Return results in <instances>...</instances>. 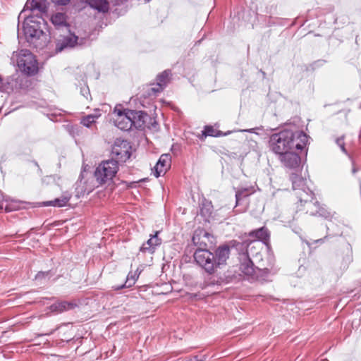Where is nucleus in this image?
Instances as JSON below:
<instances>
[{"instance_id":"f257e3e1","label":"nucleus","mask_w":361,"mask_h":361,"mask_svg":"<svg viewBox=\"0 0 361 361\" xmlns=\"http://www.w3.org/2000/svg\"><path fill=\"white\" fill-rule=\"evenodd\" d=\"M192 242L195 245L200 244V247L194 253V258L197 264L201 267L209 274H214L218 269H221L226 264L230 256V248L228 245H221L212 252L203 247L206 243L200 242V237L195 234L192 237Z\"/></svg>"},{"instance_id":"f03ea898","label":"nucleus","mask_w":361,"mask_h":361,"mask_svg":"<svg viewBox=\"0 0 361 361\" xmlns=\"http://www.w3.org/2000/svg\"><path fill=\"white\" fill-rule=\"evenodd\" d=\"M307 141L308 136L302 131L284 130L270 137L269 146L271 151L279 156L294 149H302Z\"/></svg>"},{"instance_id":"7ed1b4c3","label":"nucleus","mask_w":361,"mask_h":361,"mask_svg":"<svg viewBox=\"0 0 361 361\" xmlns=\"http://www.w3.org/2000/svg\"><path fill=\"white\" fill-rule=\"evenodd\" d=\"M23 32L28 43L37 49H43L49 43V36L40 27V22L32 17L26 18L23 23Z\"/></svg>"},{"instance_id":"20e7f679","label":"nucleus","mask_w":361,"mask_h":361,"mask_svg":"<svg viewBox=\"0 0 361 361\" xmlns=\"http://www.w3.org/2000/svg\"><path fill=\"white\" fill-rule=\"evenodd\" d=\"M118 161L114 159L104 161L97 167L94 175L99 185L113 179L118 170Z\"/></svg>"},{"instance_id":"39448f33","label":"nucleus","mask_w":361,"mask_h":361,"mask_svg":"<svg viewBox=\"0 0 361 361\" xmlns=\"http://www.w3.org/2000/svg\"><path fill=\"white\" fill-rule=\"evenodd\" d=\"M16 62L19 70L27 75H33L38 71L37 61L28 50H21L17 54Z\"/></svg>"},{"instance_id":"423d86ee","label":"nucleus","mask_w":361,"mask_h":361,"mask_svg":"<svg viewBox=\"0 0 361 361\" xmlns=\"http://www.w3.org/2000/svg\"><path fill=\"white\" fill-rule=\"evenodd\" d=\"M290 180L292 181L293 189L294 190H298L296 195L299 198V200L300 202L304 201L305 202L308 203V206L314 204L317 208H318L317 202L314 203L310 200L312 199L313 193L307 187L306 180L296 173L291 174Z\"/></svg>"},{"instance_id":"0eeeda50","label":"nucleus","mask_w":361,"mask_h":361,"mask_svg":"<svg viewBox=\"0 0 361 361\" xmlns=\"http://www.w3.org/2000/svg\"><path fill=\"white\" fill-rule=\"evenodd\" d=\"M247 250L246 252L240 255V271L245 275L252 276L254 274H256V270L259 271H263L266 274L269 273V269L267 268H259L255 267L252 260L250 258V255H253L254 252H252V249L255 247L254 245H252V243H249L246 245Z\"/></svg>"},{"instance_id":"6e6552de","label":"nucleus","mask_w":361,"mask_h":361,"mask_svg":"<svg viewBox=\"0 0 361 361\" xmlns=\"http://www.w3.org/2000/svg\"><path fill=\"white\" fill-rule=\"evenodd\" d=\"M121 105L116 106L114 110V125L122 130H129L132 128V121L129 115V109H121Z\"/></svg>"},{"instance_id":"1a4fd4ad","label":"nucleus","mask_w":361,"mask_h":361,"mask_svg":"<svg viewBox=\"0 0 361 361\" xmlns=\"http://www.w3.org/2000/svg\"><path fill=\"white\" fill-rule=\"evenodd\" d=\"M87 42L86 38H79L74 34L70 33L67 36H63L57 39L56 44V51L57 52L62 51L68 48H73L75 46L85 45Z\"/></svg>"},{"instance_id":"9d476101","label":"nucleus","mask_w":361,"mask_h":361,"mask_svg":"<svg viewBox=\"0 0 361 361\" xmlns=\"http://www.w3.org/2000/svg\"><path fill=\"white\" fill-rule=\"evenodd\" d=\"M130 146L128 141L117 139L112 147L111 153L121 161H126L130 157Z\"/></svg>"},{"instance_id":"9b49d317","label":"nucleus","mask_w":361,"mask_h":361,"mask_svg":"<svg viewBox=\"0 0 361 361\" xmlns=\"http://www.w3.org/2000/svg\"><path fill=\"white\" fill-rule=\"evenodd\" d=\"M279 160L285 167L293 169L298 168L301 163L300 157L293 150L279 155Z\"/></svg>"},{"instance_id":"f8f14e48","label":"nucleus","mask_w":361,"mask_h":361,"mask_svg":"<svg viewBox=\"0 0 361 361\" xmlns=\"http://www.w3.org/2000/svg\"><path fill=\"white\" fill-rule=\"evenodd\" d=\"M132 121V127L134 126L137 129L144 128L146 126V122L149 116L148 114L142 111H129Z\"/></svg>"},{"instance_id":"ddd939ff","label":"nucleus","mask_w":361,"mask_h":361,"mask_svg":"<svg viewBox=\"0 0 361 361\" xmlns=\"http://www.w3.org/2000/svg\"><path fill=\"white\" fill-rule=\"evenodd\" d=\"M171 167V156L169 154H164L159 157L157 164L154 167V174L158 178L164 174Z\"/></svg>"},{"instance_id":"4468645a","label":"nucleus","mask_w":361,"mask_h":361,"mask_svg":"<svg viewBox=\"0 0 361 361\" xmlns=\"http://www.w3.org/2000/svg\"><path fill=\"white\" fill-rule=\"evenodd\" d=\"M171 75V71L166 70L157 77V85L155 87H152L149 89V94L153 93L154 94L161 92L164 88L167 85L170 80V76Z\"/></svg>"},{"instance_id":"2eb2a0df","label":"nucleus","mask_w":361,"mask_h":361,"mask_svg":"<svg viewBox=\"0 0 361 361\" xmlns=\"http://www.w3.org/2000/svg\"><path fill=\"white\" fill-rule=\"evenodd\" d=\"M249 235L251 238H255V240L251 241L252 245H255V243L259 245V243L257 242V240H259L263 242L265 244H267L269 240V233L267 230V228L264 227H262L259 229L252 231L250 233Z\"/></svg>"},{"instance_id":"dca6fc26","label":"nucleus","mask_w":361,"mask_h":361,"mask_svg":"<svg viewBox=\"0 0 361 361\" xmlns=\"http://www.w3.org/2000/svg\"><path fill=\"white\" fill-rule=\"evenodd\" d=\"M47 9V0H27L23 11L27 10L34 11L37 10L40 13H45Z\"/></svg>"},{"instance_id":"f3484780","label":"nucleus","mask_w":361,"mask_h":361,"mask_svg":"<svg viewBox=\"0 0 361 361\" xmlns=\"http://www.w3.org/2000/svg\"><path fill=\"white\" fill-rule=\"evenodd\" d=\"M159 232L157 231L154 235H152V237L142 245L140 247V250L142 252H149L153 253L154 252L156 246L161 244V239L158 238Z\"/></svg>"},{"instance_id":"a211bd4d","label":"nucleus","mask_w":361,"mask_h":361,"mask_svg":"<svg viewBox=\"0 0 361 361\" xmlns=\"http://www.w3.org/2000/svg\"><path fill=\"white\" fill-rule=\"evenodd\" d=\"M74 307L75 305L73 303L68 302L66 301H61L51 305L49 307V310L51 312L58 314L63 311L71 310Z\"/></svg>"},{"instance_id":"6ab92c4d","label":"nucleus","mask_w":361,"mask_h":361,"mask_svg":"<svg viewBox=\"0 0 361 361\" xmlns=\"http://www.w3.org/2000/svg\"><path fill=\"white\" fill-rule=\"evenodd\" d=\"M86 3L92 8L99 12L105 13L109 10L107 0H86Z\"/></svg>"},{"instance_id":"aec40b11","label":"nucleus","mask_w":361,"mask_h":361,"mask_svg":"<svg viewBox=\"0 0 361 361\" xmlns=\"http://www.w3.org/2000/svg\"><path fill=\"white\" fill-rule=\"evenodd\" d=\"M140 274V271H138V269L134 273L130 272L127 276L125 283L121 286H114V289L118 290L123 288H130L133 286L138 279Z\"/></svg>"},{"instance_id":"412c9836","label":"nucleus","mask_w":361,"mask_h":361,"mask_svg":"<svg viewBox=\"0 0 361 361\" xmlns=\"http://www.w3.org/2000/svg\"><path fill=\"white\" fill-rule=\"evenodd\" d=\"M71 199V195H63L61 197L56 198L54 200L48 201L43 203L44 206H54L61 207L65 206Z\"/></svg>"},{"instance_id":"4be33fe9","label":"nucleus","mask_w":361,"mask_h":361,"mask_svg":"<svg viewBox=\"0 0 361 361\" xmlns=\"http://www.w3.org/2000/svg\"><path fill=\"white\" fill-rule=\"evenodd\" d=\"M51 23L57 27H66V16L63 13H56L51 18Z\"/></svg>"},{"instance_id":"5701e85b","label":"nucleus","mask_w":361,"mask_h":361,"mask_svg":"<svg viewBox=\"0 0 361 361\" xmlns=\"http://www.w3.org/2000/svg\"><path fill=\"white\" fill-rule=\"evenodd\" d=\"M203 135L205 136L219 137L221 135H226L229 133H223L221 131L215 129L211 126H206L204 130L202 131Z\"/></svg>"},{"instance_id":"b1692460","label":"nucleus","mask_w":361,"mask_h":361,"mask_svg":"<svg viewBox=\"0 0 361 361\" xmlns=\"http://www.w3.org/2000/svg\"><path fill=\"white\" fill-rule=\"evenodd\" d=\"M250 195V192L247 188H244L240 190H238L235 192V198H236V205L240 204L241 201L246 200V197Z\"/></svg>"},{"instance_id":"393cba45","label":"nucleus","mask_w":361,"mask_h":361,"mask_svg":"<svg viewBox=\"0 0 361 361\" xmlns=\"http://www.w3.org/2000/svg\"><path fill=\"white\" fill-rule=\"evenodd\" d=\"M97 117L98 116L96 115L89 114L82 119L81 123L83 126L89 128L93 123L95 122V120Z\"/></svg>"},{"instance_id":"a878e982","label":"nucleus","mask_w":361,"mask_h":361,"mask_svg":"<svg viewBox=\"0 0 361 361\" xmlns=\"http://www.w3.org/2000/svg\"><path fill=\"white\" fill-rule=\"evenodd\" d=\"M312 215L319 214V216H322L325 218H329L330 216L329 214L324 211L323 209H319V210H316L315 212H310Z\"/></svg>"},{"instance_id":"bb28decb","label":"nucleus","mask_w":361,"mask_h":361,"mask_svg":"<svg viewBox=\"0 0 361 361\" xmlns=\"http://www.w3.org/2000/svg\"><path fill=\"white\" fill-rule=\"evenodd\" d=\"M49 274V271H39L35 276V280L39 281L45 279Z\"/></svg>"},{"instance_id":"cd10ccee","label":"nucleus","mask_w":361,"mask_h":361,"mask_svg":"<svg viewBox=\"0 0 361 361\" xmlns=\"http://www.w3.org/2000/svg\"><path fill=\"white\" fill-rule=\"evenodd\" d=\"M336 143H337V145L341 147V150H342L344 153H346V150H345V145H344V142H343V137L338 138V139L336 140Z\"/></svg>"},{"instance_id":"c85d7f7f","label":"nucleus","mask_w":361,"mask_h":361,"mask_svg":"<svg viewBox=\"0 0 361 361\" xmlns=\"http://www.w3.org/2000/svg\"><path fill=\"white\" fill-rule=\"evenodd\" d=\"M81 94L86 98H88V96L90 95V90L87 87H83L81 88Z\"/></svg>"},{"instance_id":"c756f323","label":"nucleus","mask_w":361,"mask_h":361,"mask_svg":"<svg viewBox=\"0 0 361 361\" xmlns=\"http://www.w3.org/2000/svg\"><path fill=\"white\" fill-rule=\"evenodd\" d=\"M52 2L59 5H66L69 3L70 0H51Z\"/></svg>"},{"instance_id":"7c9ffc66","label":"nucleus","mask_w":361,"mask_h":361,"mask_svg":"<svg viewBox=\"0 0 361 361\" xmlns=\"http://www.w3.org/2000/svg\"><path fill=\"white\" fill-rule=\"evenodd\" d=\"M351 261H352V257H351V256H350V255H348V256L346 257V258L345 259V266H344V268H345V267L348 266V264Z\"/></svg>"},{"instance_id":"2f4dec72","label":"nucleus","mask_w":361,"mask_h":361,"mask_svg":"<svg viewBox=\"0 0 361 361\" xmlns=\"http://www.w3.org/2000/svg\"><path fill=\"white\" fill-rule=\"evenodd\" d=\"M2 201H3V195L1 192L0 191V208H2Z\"/></svg>"},{"instance_id":"473e14b6","label":"nucleus","mask_w":361,"mask_h":361,"mask_svg":"<svg viewBox=\"0 0 361 361\" xmlns=\"http://www.w3.org/2000/svg\"><path fill=\"white\" fill-rule=\"evenodd\" d=\"M254 130H255L254 128H251V129L243 130L242 131L252 133V132H254Z\"/></svg>"},{"instance_id":"72a5a7b5","label":"nucleus","mask_w":361,"mask_h":361,"mask_svg":"<svg viewBox=\"0 0 361 361\" xmlns=\"http://www.w3.org/2000/svg\"><path fill=\"white\" fill-rule=\"evenodd\" d=\"M357 171V169L353 166V169H352V173L353 174H355Z\"/></svg>"},{"instance_id":"f704fd0d","label":"nucleus","mask_w":361,"mask_h":361,"mask_svg":"<svg viewBox=\"0 0 361 361\" xmlns=\"http://www.w3.org/2000/svg\"><path fill=\"white\" fill-rule=\"evenodd\" d=\"M203 234H204V237H208L209 236V233H207V232H203Z\"/></svg>"},{"instance_id":"c9c22d12","label":"nucleus","mask_w":361,"mask_h":361,"mask_svg":"<svg viewBox=\"0 0 361 361\" xmlns=\"http://www.w3.org/2000/svg\"><path fill=\"white\" fill-rule=\"evenodd\" d=\"M140 1L146 4V3L149 2L150 0H140Z\"/></svg>"},{"instance_id":"e433bc0d","label":"nucleus","mask_w":361,"mask_h":361,"mask_svg":"<svg viewBox=\"0 0 361 361\" xmlns=\"http://www.w3.org/2000/svg\"><path fill=\"white\" fill-rule=\"evenodd\" d=\"M360 108H361V104H360Z\"/></svg>"}]
</instances>
